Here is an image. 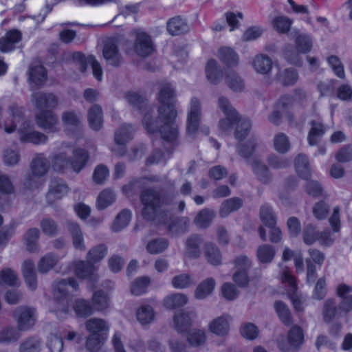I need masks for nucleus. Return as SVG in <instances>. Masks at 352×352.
Wrapping results in <instances>:
<instances>
[{
    "instance_id": "obj_34",
    "label": "nucleus",
    "mask_w": 352,
    "mask_h": 352,
    "mask_svg": "<svg viewBox=\"0 0 352 352\" xmlns=\"http://www.w3.org/2000/svg\"><path fill=\"white\" fill-rule=\"evenodd\" d=\"M218 57L227 67H234L239 63V56L230 47H223L219 50Z\"/></svg>"
},
{
    "instance_id": "obj_17",
    "label": "nucleus",
    "mask_w": 352,
    "mask_h": 352,
    "mask_svg": "<svg viewBox=\"0 0 352 352\" xmlns=\"http://www.w3.org/2000/svg\"><path fill=\"white\" fill-rule=\"evenodd\" d=\"M22 38L21 32L17 30H11L0 38V50L3 53H8L16 48V45Z\"/></svg>"
},
{
    "instance_id": "obj_23",
    "label": "nucleus",
    "mask_w": 352,
    "mask_h": 352,
    "mask_svg": "<svg viewBox=\"0 0 352 352\" xmlns=\"http://www.w3.org/2000/svg\"><path fill=\"white\" fill-rule=\"evenodd\" d=\"M230 320L228 315H223L215 318L209 324L210 331L220 336L228 334L230 329Z\"/></svg>"
},
{
    "instance_id": "obj_14",
    "label": "nucleus",
    "mask_w": 352,
    "mask_h": 352,
    "mask_svg": "<svg viewBox=\"0 0 352 352\" xmlns=\"http://www.w3.org/2000/svg\"><path fill=\"white\" fill-rule=\"evenodd\" d=\"M134 50L138 56L142 57L152 54L155 45L151 36L146 32H138L134 43Z\"/></svg>"
},
{
    "instance_id": "obj_38",
    "label": "nucleus",
    "mask_w": 352,
    "mask_h": 352,
    "mask_svg": "<svg viewBox=\"0 0 352 352\" xmlns=\"http://www.w3.org/2000/svg\"><path fill=\"white\" fill-rule=\"evenodd\" d=\"M250 164L254 173L261 182L266 184L270 181L271 175L265 164L257 159H254Z\"/></svg>"
},
{
    "instance_id": "obj_33",
    "label": "nucleus",
    "mask_w": 352,
    "mask_h": 352,
    "mask_svg": "<svg viewBox=\"0 0 352 352\" xmlns=\"http://www.w3.org/2000/svg\"><path fill=\"white\" fill-rule=\"evenodd\" d=\"M58 258L53 253H47L42 256L38 262L37 269L41 274H47L58 263Z\"/></svg>"
},
{
    "instance_id": "obj_51",
    "label": "nucleus",
    "mask_w": 352,
    "mask_h": 352,
    "mask_svg": "<svg viewBox=\"0 0 352 352\" xmlns=\"http://www.w3.org/2000/svg\"><path fill=\"white\" fill-rule=\"evenodd\" d=\"M256 255L261 263H270L274 257L275 250L270 245H262L258 248Z\"/></svg>"
},
{
    "instance_id": "obj_10",
    "label": "nucleus",
    "mask_w": 352,
    "mask_h": 352,
    "mask_svg": "<svg viewBox=\"0 0 352 352\" xmlns=\"http://www.w3.org/2000/svg\"><path fill=\"white\" fill-rule=\"evenodd\" d=\"M94 263L82 260H78L73 262L74 273L78 278L87 279L91 283H95L98 279L97 274L98 267Z\"/></svg>"
},
{
    "instance_id": "obj_61",
    "label": "nucleus",
    "mask_w": 352,
    "mask_h": 352,
    "mask_svg": "<svg viewBox=\"0 0 352 352\" xmlns=\"http://www.w3.org/2000/svg\"><path fill=\"white\" fill-rule=\"evenodd\" d=\"M274 28L280 33H287L292 24V20L285 16H276L274 19Z\"/></svg>"
},
{
    "instance_id": "obj_29",
    "label": "nucleus",
    "mask_w": 352,
    "mask_h": 352,
    "mask_svg": "<svg viewBox=\"0 0 352 352\" xmlns=\"http://www.w3.org/2000/svg\"><path fill=\"white\" fill-rule=\"evenodd\" d=\"M88 122L91 129L99 131L102 126L103 117L101 107L95 104L88 111Z\"/></svg>"
},
{
    "instance_id": "obj_1",
    "label": "nucleus",
    "mask_w": 352,
    "mask_h": 352,
    "mask_svg": "<svg viewBox=\"0 0 352 352\" xmlns=\"http://www.w3.org/2000/svg\"><path fill=\"white\" fill-rule=\"evenodd\" d=\"M175 91L170 83L162 85L159 94L158 116L152 119L147 111L142 120L145 129L148 133L159 132L163 140L175 143L179 138V127L176 122L177 110L175 107Z\"/></svg>"
},
{
    "instance_id": "obj_2",
    "label": "nucleus",
    "mask_w": 352,
    "mask_h": 352,
    "mask_svg": "<svg viewBox=\"0 0 352 352\" xmlns=\"http://www.w3.org/2000/svg\"><path fill=\"white\" fill-rule=\"evenodd\" d=\"M20 124L17 130L19 141L21 143H30L34 145L45 144L48 138L44 133L36 131L29 122L24 120L22 109L15 104L9 108V118L4 122V130L7 133H13Z\"/></svg>"
},
{
    "instance_id": "obj_64",
    "label": "nucleus",
    "mask_w": 352,
    "mask_h": 352,
    "mask_svg": "<svg viewBox=\"0 0 352 352\" xmlns=\"http://www.w3.org/2000/svg\"><path fill=\"white\" fill-rule=\"evenodd\" d=\"M150 280L148 277H141L135 280L131 284V292L133 295L140 296L145 293Z\"/></svg>"
},
{
    "instance_id": "obj_53",
    "label": "nucleus",
    "mask_w": 352,
    "mask_h": 352,
    "mask_svg": "<svg viewBox=\"0 0 352 352\" xmlns=\"http://www.w3.org/2000/svg\"><path fill=\"white\" fill-rule=\"evenodd\" d=\"M115 200L116 195L114 192L109 189H105L98 197L97 207L99 210H103L112 204Z\"/></svg>"
},
{
    "instance_id": "obj_12",
    "label": "nucleus",
    "mask_w": 352,
    "mask_h": 352,
    "mask_svg": "<svg viewBox=\"0 0 352 352\" xmlns=\"http://www.w3.org/2000/svg\"><path fill=\"white\" fill-rule=\"evenodd\" d=\"M201 118V102L197 98H192L187 116V133L194 135L198 129Z\"/></svg>"
},
{
    "instance_id": "obj_18",
    "label": "nucleus",
    "mask_w": 352,
    "mask_h": 352,
    "mask_svg": "<svg viewBox=\"0 0 352 352\" xmlns=\"http://www.w3.org/2000/svg\"><path fill=\"white\" fill-rule=\"evenodd\" d=\"M352 287L340 284L337 287V295L342 299L339 304V310L344 314L352 311Z\"/></svg>"
},
{
    "instance_id": "obj_54",
    "label": "nucleus",
    "mask_w": 352,
    "mask_h": 352,
    "mask_svg": "<svg viewBox=\"0 0 352 352\" xmlns=\"http://www.w3.org/2000/svg\"><path fill=\"white\" fill-rule=\"evenodd\" d=\"M295 43L296 50L302 54L310 52L313 44L310 36L305 34H299L296 38Z\"/></svg>"
},
{
    "instance_id": "obj_48",
    "label": "nucleus",
    "mask_w": 352,
    "mask_h": 352,
    "mask_svg": "<svg viewBox=\"0 0 352 352\" xmlns=\"http://www.w3.org/2000/svg\"><path fill=\"white\" fill-rule=\"evenodd\" d=\"M226 82L234 91L240 92L244 90L243 80L234 72L231 71L226 74Z\"/></svg>"
},
{
    "instance_id": "obj_57",
    "label": "nucleus",
    "mask_w": 352,
    "mask_h": 352,
    "mask_svg": "<svg viewBox=\"0 0 352 352\" xmlns=\"http://www.w3.org/2000/svg\"><path fill=\"white\" fill-rule=\"evenodd\" d=\"M260 217L263 223L268 227H272L276 224V219L271 206L264 204L260 210Z\"/></svg>"
},
{
    "instance_id": "obj_20",
    "label": "nucleus",
    "mask_w": 352,
    "mask_h": 352,
    "mask_svg": "<svg viewBox=\"0 0 352 352\" xmlns=\"http://www.w3.org/2000/svg\"><path fill=\"white\" fill-rule=\"evenodd\" d=\"M21 270L27 286L30 289L35 290L37 287V276L34 262L25 260Z\"/></svg>"
},
{
    "instance_id": "obj_4",
    "label": "nucleus",
    "mask_w": 352,
    "mask_h": 352,
    "mask_svg": "<svg viewBox=\"0 0 352 352\" xmlns=\"http://www.w3.org/2000/svg\"><path fill=\"white\" fill-rule=\"evenodd\" d=\"M72 291L78 289V283L74 278L61 279L54 282L53 285V293L54 300L56 303V308L54 311L56 316L60 318H63L64 316L68 314L69 298L68 296L69 289Z\"/></svg>"
},
{
    "instance_id": "obj_6",
    "label": "nucleus",
    "mask_w": 352,
    "mask_h": 352,
    "mask_svg": "<svg viewBox=\"0 0 352 352\" xmlns=\"http://www.w3.org/2000/svg\"><path fill=\"white\" fill-rule=\"evenodd\" d=\"M16 321L17 329L20 331L30 330L36 324L37 320L36 310L30 307L20 306L13 314Z\"/></svg>"
},
{
    "instance_id": "obj_16",
    "label": "nucleus",
    "mask_w": 352,
    "mask_h": 352,
    "mask_svg": "<svg viewBox=\"0 0 352 352\" xmlns=\"http://www.w3.org/2000/svg\"><path fill=\"white\" fill-rule=\"evenodd\" d=\"M69 191V188L65 182L58 178L53 179L50 184L48 192L46 198L49 204H52L55 201L60 199Z\"/></svg>"
},
{
    "instance_id": "obj_52",
    "label": "nucleus",
    "mask_w": 352,
    "mask_h": 352,
    "mask_svg": "<svg viewBox=\"0 0 352 352\" xmlns=\"http://www.w3.org/2000/svg\"><path fill=\"white\" fill-rule=\"evenodd\" d=\"M40 227L43 234L49 236H54L58 234L59 228L57 223L52 219L46 217L40 223Z\"/></svg>"
},
{
    "instance_id": "obj_58",
    "label": "nucleus",
    "mask_w": 352,
    "mask_h": 352,
    "mask_svg": "<svg viewBox=\"0 0 352 352\" xmlns=\"http://www.w3.org/2000/svg\"><path fill=\"white\" fill-rule=\"evenodd\" d=\"M251 128L250 121L248 119L239 118L236 124L234 135L236 139L242 140L247 137Z\"/></svg>"
},
{
    "instance_id": "obj_49",
    "label": "nucleus",
    "mask_w": 352,
    "mask_h": 352,
    "mask_svg": "<svg viewBox=\"0 0 352 352\" xmlns=\"http://www.w3.org/2000/svg\"><path fill=\"white\" fill-rule=\"evenodd\" d=\"M215 212L212 210L205 208L201 210L195 219V223L200 228H206L212 223Z\"/></svg>"
},
{
    "instance_id": "obj_22",
    "label": "nucleus",
    "mask_w": 352,
    "mask_h": 352,
    "mask_svg": "<svg viewBox=\"0 0 352 352\" xmlns=\"http://www.w3.org/2000/svg\"><path fill=\"white\" fill-rule=\"evenodd\" d=\"M85 327L90 334L101 336H107L109 326L107 322L101 318H93L86 321Z\"/></svg>"
},
{
    "instance_id": "obj_35",
    "label": "nucleus",
    "mask_w": 352,
    "mask_h": 352,
    "mask_svg": "<svg viewBox=\"0 0 352 352\" xmlns=\"http://www.w3.org/2000/svg\"><path fill=\"white\" fill-rule=\"evenodd\" d=\"M216 285V281L213 278H208L203 280L197 286L195 296L197 299H204L210 295Z\"/></svg>"
},
{
    "instance_id": "obj_44",
    "label": "nucleus",
    "mask_w": 352,
    "mask_h": 352,
    "mask_svg": "<svg viewBox=\"0 0 352 352\" xmlns=\"http://www.w3.org/2000/svg\"><path fill=\"white\" fill-rule=\"evenodd\" d=\"M131 213L129 210H122L116 217L112 226L111 230L115 232H118L125 228L130 222Z\"/></svg>"
},
{
    "instance_id": "obj_45",
    "label": "nucleus",
    "mask_w": 352,
    "mask_h": 352,
    "mask_svg": "<svg viewBox=\"0 0 352 352\" xmlns=\"http://www.w3.org/2000/svg\"><path fill=\"white\" fill-rule=\"evenodd\" d=\"M107 247L104 244H98L91 248L87 254V259L94 263L102 261L107 254Z\"/></svg>"
},
{
    "instance_id": "obj_31",
    "label": "nucleus",
    "mask_w": 352,
    "mask_h": 352,
    "mask_svg": "<svg viewBox=\"0 0 352 352\" xmlns=\"http://www.w3.org/2000/svg\"><path fill=\"white\" fill-rule=\"evenodd\" d=\"M204 255L209 263L219 265L221 263L222 256L219 248L212 243H206L204 245Z\"/></svg>"
},
{
    "instance_id": "obj_37",
    "label": "nucleus",
    "mask_w": 352,
    "mask_h": 352,
    "mask_svg": "<svg viewBox=\"0 0 352 352\" xmlns=\"http://www.w3.org/2000/svg\"><path fill=\"white\" fill-rule=\"evenodd\" d=\"M295 167L298 175L305 179H308L311 175V167L307 157L299 154L295 160Z\"/></svg>"
},
{
    "instance_id": "obj_26",
    "label": "nucleus",
    "mask_w": 352,
    "mask_h": 352,
    "mask_svg": "<svg viewBox=\"0 0 352 352\" xmlns=\"http://www.w3.org/2000/svg\"><path fill=\"white\" fill-rule=\"evenodd\" d=\"M203 242L201 236L194 234L188 237L186 242V256L190 258H197L201 254L200 245Z\"/></svg>"
},
{
    "instance_id": "obj_40",
    "label": "nucleus",
    "mask_w": 352,
    "mask_h": 352,
    "mask_svg": "<svg viewBox=\"0 0 352 352\" xmlns=\"http://www.w3.org/2000/svg\"><path fill=\"white\" fill-rule=\"evenodd\" d=\"M47 73L41 65H31L29 69V80L35 85H41L46 80Z\"/></svg>"
},
{
    "instance_id": "obj_28",
    "label": "nucleus",
    "mask_w": 352,
    "mask_h": 352,
    "mask_svg": "<svg viewBox=\"0 0 352 352\" xmlns=\"http://www.w3.org/2000/svg\"><path fill=\"white\" fill-rule=\"evenodd\" d=\"M49 168L48 162L43 153H37L31 162L32 173L38 177L44 176Z\"/></svg>"
},
{
    "instance_id": "obj_39",
    "label": "nucleus",
    "mask_w": 352,
    "mask_h": 352,
    "mask_svg": "<svg viewBox=\"0 0 352 352\" xmlns=\"http://www.w3.org/2000/svg\"><path fill=\"white\" fill-rule=\"evenodd\" d=\"M206 74L208 80L212 84L218 83L222 77V72L220 67L214 59L210 60L207 63Z\"/></svg>"
},
{
    "instance_id": "obj_32",
    "label": "nucleus",
    "mask_w": 352,
    "mask_h": 352,
    "mask_svg": "<svg viewBox=\"0 0 352 352\" xmlns=\"http://www.w3.org/2000/svg\"><path fill=\"white\" fill-rule=\"evenodd\" d=\"M276 80L285 87L292 86L298 81V74L295 69L287 68L278 72Z\"/></svg>"
},
{
    "instance_id": "obj_50",
    "label": "nucleus",
    "mask_w": 352,
    "mask_h": 352,
    "mask_svg": "<svg viewBox=\"0 0 352 352\" xmlns=\"http://www.w3.org/2000/svg\"><path fill=\"white\" fill-rule=\"evenodd\" d=\"M274 147L278 153H286L290 149L289 138L283 133L276 134L274 138Z\"/></svg>"
},
{
    "instance_id": "obj_3",
    "label": "nucleus",
    "mask_w": 352,
    "mask_h": 352,
    "mask_svg": "<svg viewBox=\"0 0 352 352\" xmlns=\"http://www.w3.org/2000/svg\"><path fill=\"white\" fill-rule=\"evenodd\" d=\"M71 150V144L63 142L59 150L52 154L50 164L54 171L63 173L71 168L78 173L85 167L89 159L88 153L84 149H76L73 152L72 159H70L69 153Z\"/></svg>"
},
{
    "instance_id": "obj_13",
    "label": "nucleus",
    "mask_w": 352,
    "mask_h": 352,
    "mask_svg": "<svg viewBox=\"0 0 352 352\" xmlns=\"http://www.w3.org/2000/svg\"><path fill=\"white\" fill-rule=\"evenodd\" d=\"M234 263L236 272L232 279L238 286L244 287L249 282L248 270L250 267V261L247 256H239L235 259Z\"/></svg>"
},
{
    "instance_id": "obj_24",
    "label": "nucleus",
    "mask_w": 352,
    "mask_h": 352,
    "mask_svg": "<svg viewBox=\"0 0 352 352\" xmlns=\"http://www.w3.org/2000/svg\"><path fill=\"white\" fill-rule=\"evenodd\" d=\"M135 129L130 124H122L114 133V141L116 144L125 146L133 137Z\"/></svg>"
},
{
    "instance_id": "obj_9",
    "label": "nucleus",
    "mask_w": 352,
    "mask_h": 352,
    "mask_svg": "<svg viewBox=\"0 0 352 352\" xmlns=\"http://www.w3.org/2000/svg\"><path fill=\"white\" fill-rule=\"evenodd\" d=\"M72 61L78 66V69L81 72H85L88 65L92 68L94 77L98 80H101L102 78V69L100 64L95 58L94 56H85L79 52H74L72 55Z\"/></svg>"
},
{
    "instance_id": "obj_62",
    "label": "nucleus",
    "mask_w": 352,
    "mask_h": 352,
    "mask_svg": "<svg viewBox=\"0 0 352 352\" xmlns=\"http://www.w3.org/2000/svg\"><path fill=\"white\" fill-rule=\"evenodd\" d=\"M62 122L65 127H77L80 123V116L73 111H65L62 113Z\"/></svg>"
},
{
    "instance_id": "obj_47",
    "label": "nucleus",
    "mask_w": 352,
    "mask_h": 352,
    "mask_svg": "<svg viewBox=\"0 0 352 352\" xmlns=\"http://www.w3.org/2000/svg\"><path fill=\"white\" fill-rule=\"evenodd\" d=\"M242 204V200L238 197H233L224 201L219 211L221 217H227L232 212L239 209Z\"/></svg>"
},
{
    "instance_id": "obj_5",
    "label": "nucleus",
    "mask_w": 352,
    "mask_h": 352,
    "mask_svg": "<svg viewBox=\"0 0 352 352\" xmlns=\"http://www.w3.org/2000/svg\"><path fill=\"white\" fill-rule=\"evenodd\" d=\"M140 201L143 206L142 215L144 219L154 221L162 212V207L167 204L160 191L153 188L144 190L140 195Z\"/></svg>"
},
{
    "instance_id": "obj_25",
    "label": "nucleus",
    "mask_w": 352,
    "mask_h": 352,
    "mask_svg": "<svg viewBox=\"0 0 352 352\" xmlns=\"http://www.w3.org/2000/svg\"><path fill=\"white\" fill-rule=\"evenodd\" d=\"M272 60L265 54H257L252 60V67L255 72L261 74H267L272 68Z\"/></svg>"
},
{
    "instance_id": "obj_19",
    "label": "nucleus",
    "mask_w": 352,
    "mask_h": 352,
    "mask_svg": "<svg viewBox=\"0 0 352 352\" xmlns=\"http://www.w3.org/2000/svg\"><path fill=\"white\" fill-rule=\"evenodd\" d=\"M103 56L107 63L117 67L120 65L122 60L118 46L113 40L107 41L103 48Z\"/></svg>"
},
{
    "instance_id": "obj_60",
    "label": "nucleus",
    "mask_w": 352,
    "mask_h": 352,
    "mask_svg": "<svg viewBox=\"0 0 352 352\" xmlns=\"http://www.w3.org/2000/svg\"><path fill=\"white\" fill-rule=\"evenodd\" d=\"M41 349V340L37 337H30L20 346V352H38Z\"/></svg>"
},
{
    "instance_id": "obj_59",
    "label": "nucleus",
    "mask_w": 352,
    "mask_h": 352,
    "mask_svg": "<svg viewBox=\"0 0 352 352\" xmlns=\"http://www.w3.org/2000/svg\"><path fill=\"white\" fill-rule=\"evenodd\" d=\"M138 320L144 324H148L154 319V311L151 306L144 305L140 307L136 313Z\"/></svg>"
},
{
    "instance_id": "obj_63",
    "label": "nucleus",
    "mask_w": 352,
    "mask_h": 352,
    "mask_svg": "<svg viewBox=\"0 0 352 352\" xmlns=\"http://www.w3.org/2000/svg\"><path fill=\"white\" fill-rule=\"evenodd\" d=\"M92 301L95 309L98 311H102L109 307V298L102 291L95 292Z\"/></svg>"
},
{
    "instance_id": "obj_27",
    "label": "nucleus",
    "mask_w": 352,
    "mask_h": 352,
    "mask_svg": "<svg viewBox=\"0 0 352 352\" xmlns=\"http://www.w3.org/2000/svg\"><path fill=\"white\" fill-rule=\"evenodd\" d=\"M311 129L307 136V141L310 146L317 145L325 133L323 124L318 120H312L310 122Z\"/></svg>"
},
{
    "instance_id": "obj_15",
    "label": "nucleus",
    "mask_w": 352,
    "mask_h": 352,
    "mask_svg": "<svg viewBox=\"0 0 352 352\" xmlns=\"http://www.w3.org/2000/svg\"><path fill=\"white\" fill-rule=\"evenodd\" d=\"M37 125L45 131L56 132L58 131V120L52 111H41L36 115Z\"/></svg>"
},
{
    "instance_id": "obj_11",
    "label": "nucleus",
    "mask_w": 352,
    "mask_h": 352,
    "mask_svg": "<svg viewBox=\"0 0 352 352\" xmlns=\"http://www.w3.org/2000/svg\"><path fill=\"white\" fill-rule=\"evenodd\" d=\"M32 102L39 111H52L58 105V99L54 94L43 91L33 93Z\"/></svg>"
},
{
    "instance_id": "obj_46",
    "label": "nucleus",
    "mask_w": 352,
    "mask_h": 352,
    "mask_svg": "<svg viewBox=\"0 0 352 352\" xmlns=\"http://www.w3.org/2000/svg\"><path fill=\"white\" fill-rule=\"evenodd\" d=\"M188 297L184 294H173L168 296L164 300V306L168 309H175L185 305Z\"/></svg>"
},
{
    "instance_id": "obj_43",
    "label": "nucleus",
    "mask_w": 352,
    "mask_h": 352,
    "mask_svg": "<svg viewBox=\"0 0 352 352\" xmlns=\"http://www.w3.org/2000/svg\"><path fill=\"white\" fill-rule=\"evenodd\" d=\"M339 305L335 299L329 298L325 300L322 308L324 320L327 322L332 321L337 316Z\"/></svg>"
},
{
    "instance_id": "obj_7",
    "label": "nucleus",
    "mask_w": 352,
    "mask_h": 352,
    "mask_svg": "<svg viewBox=\"0 0 352 352\" xmlns=\"http://www.w3.org/2000/svg\"><path fill=\"white\" fill-rule=\"evenodd\" d=\"M304 343V332L298 325H294L289 330L286 340L278 342V348L283 352H297Z\"/></svg>"
},
{
    "instance_id": "obj_30",
    "label": "nucleus",
    "mask_w": 352,
    "mask_h": 352,
    "mask_svg": "<svg viewBox=\"0 0 352 352\" xmlns=\"http://www.w3.org/2000/svg\"><path fill=\"white\" fill-rule=\"evenodd\" d=\"M186 21L180 16H175L167 22V30L172 36H177L188 31Z\"/></svg>"
},
{
    "instance_id": "obj_41",
    "label": "nucleus",
    "mask_w": 352,
    "mask_h": 352,
    "mask_svg": "<svg viewBox=\"0 0 352 352\" xmlns=\"http://www.w3.org/2000/svg\"><path fill=\"white\" fill-rule=\"evenodd\" d=\"M256 142L254 138H250L245 142H241L237 146V152L240 156L245 158L250 164L253 161L250 159L255 151Z\"/></svg>"
},
{
    "instance_id": "obj_56",
    "label": "nucleus",
    "mask_w": 352,
    "mask_h": 352,
    "mask_svg": "<svg viewBox=\"0 0 352 352\" xmlns=\"http://www.w3.org/2000/svg\"><path fill=\"white\" fill-rule=\"evenodd\" d=\"M171 284L176 289H185L194 284L192 276L188 274H181L175 276L171 280Z\"/></svg>"
},
{
    "instance_id": "obj_21",
    "label": "nucleus",
    "mask_w": 352,
    "mask_h": 352,
    "mask_svg": "<svg viewBox=\"0 0 352 352\" xmlns=\"http://www.w3.org/2000/svg\"><path fill=\"white\" fill-rule=\"evenodd\" d=\"M67 228L72 236V243L74 248L82 251L85 250L86 248L83 234L80 226L76 222L67 221Z\"/></svg>"
},
{
    "instance_id": "obj_55",
    "label": "nucleus",
    "mask_w": 352,
    "mask_h": 352,
    "mask_svg": "<svg viewBox=\"0 0 352 352\" xmlns=\"http://www.w3.org/2000/svg\"><path fill=\"white\" fill-rule=\"evenodd\" d=\"M168 246V242L165 239H157L150 241L146 249L151 254H157L164 252Z\"/></svg>"
},
{
    "instance_id": "obj_8",
    "label": "nucleus",
    "mask_w": 352,
    "mask_h": 352,
    "mask_svg": "<svg viewBox=\"0 0 352 352\" xmlns=\"http://www.w3.org/2000/svg\"><path fill=\"white\" fill-rule=\"evenodd\" d=\"M281 280L283 283L288 287L287 294L292 302L294 308L298 311H302L303 309L304 298L296 293L297 285L295 277L289 270L285 268L281 272Z\"/></svg>"
},
{
    "instance_id": "obj_36",
    "label": "nucleus",
    "mask_w": 352,
    "mask_h": 352,
    "mask_svg": "<svg viewBox=\"0 0 352 352\" xmlns=\"http://www.w3.org/2000/svg\"><path fill=\"white\" fill-rule=\"evenodd\" d=\"M192 324V314L179 312L174 316V324L177 331L182 333L187 331Z\"/></svg>"
},
{
    "instance_id": "obj_42",
    "label": "nucleus",
    "mask_w": 352,
    "mask_h": 352,
    "mask_svg": "<svg viewBox=\"0 0 352 352\" xmlns=\"http://www.w3.org/2000/svg\"><path fill=\"white\" fill-rule=\"evenodd\" d=\"M40 236V232L36 228L29 229L24 234L27 250L31 252H36L38 250V240Z\"/></svg>"
}]
</instances>
